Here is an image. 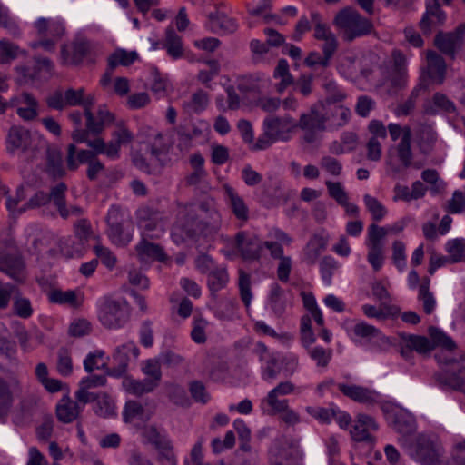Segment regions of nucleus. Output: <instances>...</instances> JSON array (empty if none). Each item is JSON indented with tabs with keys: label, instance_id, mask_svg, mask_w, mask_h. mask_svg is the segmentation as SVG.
Segmentation results:
<instances>
[{
	"label": "nucleus",
	"instance_id": "1",
	"mask_svg": "<svg viewBox=\"0 0 465 465\" xmlns=\"http://www.w3.org/2000/svg\"><path fill=\"white\" fill-rule=\"evenodd\" d=\"M198 217L187 213L173 229L171 237L177 245L190 242L202 246L215 240L222 227V216L213 200L201 202Z\"/></svg>",
	"mask_w": 465,
	"mask_h": 465
},
{
	"label": "nucleus",
	"instance_id": "2",
	"mask_svg": "<svg viewBox=\"0 0 465 465\" xmlns=\"http://www.w3.org/2000/svg\"><path fill=\"white\" fill-rule=\"evenodd\" d=\"M428 332L430 340L425 336L408 334L402 336V341L420 354H426L434 348H440V351L435 354V359L440 365L449 366L464 359L461 352H457L456 342L443 331L431 326Z\"/></svg>",
	"mask_w": 465,
	"mask_h": 465
},
{
	"label": "nucleus",
	"instance_id": "3",
	"mask_svg": "<svg viewBox=\"0 0 465 465\" xmlns=\"http://www.w3.org/2000/svg\"><path fill=\"white\" fill-rule=\"evenodd\" d=\"M96 306L98 320L107 329L123 328L130 320L131 308L124 297L104 296Z\"/></svg>",
	"mask_w": 465,
	"mask_h": 465
},
{
	"label": "nucleus",
	"instance_id": "4",
	"mask_svg": "<svg viewBox=\"0 0 465 465\" xmlns=\"http://www.w3.org/2000/svg\"><path fill=\"white\" fill-rule=\"evenodd\" d=\"M333 24L342 31L343 40L349 43L370 35L373 29V25L368 18L351 7L339 11Z\"/></svg>",
	"mask_w": 465,
	"mask_h": 465
},
{
	"label": "nucleus",
	"instance_id": "5",
	"mask_svg": "<svg viewBox=\"0 0 465 465\" xmlns=\"http://www.w3.org/2000/svg\"><path fill=\"white\" fill-rule=\"evenodd\" d=\"M444 452V448L436 436L420 434L410 450V455L421 465H448Z\"/></svg>",
	"mask_w": 465,
	"mask_h": 465
},
{
	"label": "nucleus",
	"instance_id": "6",
	"mask_svg": "<svg viewBox=\"0 0 465 465\" xmlns=\"http://www.w3.org/2000/svg\"><path fill=\"white\" fill-rule=\"evenodd\" d=\"M65 161L69 171H75L80 164L86 163V175L91 181L96 180L98 174L104 169V163L95 157L94 152L89 150L77 151L76 146L73 143L67 146Z\"/></svg>",
	"mask_w": 465,
	"mask_h": 465
},
{
	"label": "nucleus",
	"instance_id": "7",
	"mask_svg": "<svg viewBox=\"0 0 465 465\" xmlns=\"http://www.w3.org/2000/svg\"><path fill=\"white\" fill-rule=\"evenodd\" d=\"M146 435L157 450L156 460L160 465H178L173 441L167 435L160 433L154 427L148 428Z\"/></svg>",
	"mask_w": 465,
	"mask_h": 465
},
{
	"label": "nucleus",
	"instance_id": "8",
	"mask_svg": "<svg viewBox=\"0 0 465 465\" xmlns=\"http://www.w3.org/2000/svg\"><path fill=\"white\" fill-rule=\"evenodd\" d=\"M22 392V383L16 376L8 380L0 376V422L5 423L15 402Z\"/></svg>",
	"mask_w": 465,
	"mask_h": 465
},
{
	"label": "nucleus",
	"instance_id": "9",
	"mask_svg": "<svg viewBox=\"0 0 465 465\" xmlns=\"http://www.w3.org/2000/svg\"><path fill=\"white\" fill-rule=\"evenodd\" d=\"M381 410L389 424L397 432L401 434H411L415 430V418L411 412L390 404L382 405Z\"/></svg>",
	"mask_w": 465,
	"mask_h": 465
},
{
	"label": "nucleus",
	"instance_id": "10",
	"mask_svg": "<svg viewBox=\"0 0 465 465\" xmlns=\"http://www.w3.org/2000/svg\"><path fill=\"white\" fill-rule=\"evenodd\" d=\"M139 352L140 351L134 341H128L117 346L112 355L113 361L115 365L112 368H107V375L114 378L124 376L131 357L136 359L139 356Z\"/></svg>",
	"mask_w": 465,
	"mask_h": 465
},
{
	"label": "nucleus",
	"instance_id": "11",
	"mask_svg": "<svg viewBox=\"0 0 465 465\" xmlns=\"http://www.w3.org/2000/svg\"><path fill=\"white\" fill-rule=\"evenodd\" d=\"M465 35V24H460L452 32H439L434 38V45L444 54L454 58L460 49Z\"/></svg>",
	"mask_w": 465,
	"mask_h": 465
},
{
	"label": "nucleus",
	"instance_id": "12",
	"mask_svg": "<svg viewBox=\"0 0 465 465\" xmlns=\"http://www.w3.org/2000/svg\"><path fill=\"white\" fill-rule=\"evenodd\" d=\"M107 234L112 242L118 246L126 245L132 240V233L123 227V215L120 208L112 206L106 216Z\"/></svg>",
	"mask_w": 465,
	"mask_h": 465
},
{
	"label": "nucleus",
	"instance_id": "13",
	"mask_svg": "<svg viewBox=\"0 0 465 465\" xmlns=\"http://www.w3.org/2000/svg\"><path fill=\"white\" fill-rule=\"evenodd\" d=\"M337 388L344 396L361 404L372 406L381 401V394L367 387L340 382Z\"/></svg>",
	"mask_w": 465,
	"mask_h": 465
},
{
	"label": "nucleus",
	"instance_id": "14",
	"mask_svg": "<svg viewBox=\"0 0 465 465\" xmlns=\"http://www.w3.org/2000/svg\"><path fill=\"white\" fill-rule=\"evenodd\" d=\"M234 247L244 260L254 261L260 259L263 242L256 235L241 231L235 235Z\"/></svg>",
	"mask_w": 465,
	"mask_h": 465
},
{
	"label": "nucleus",
	"instance_id": "15",
	"mask_svg": "<svg viewBox=\"0 0 465 465\" xmlns=\"http://www.w3.org/2000/svg\"><path fill=\"white\" fill-rule=\"evenodd\" d=\"M67 191V185L64 183H59L58 184L51 187L48 194V202H52L57 209L60 216L63 219H67L70 216L78 217L82 214V208L76 205H66L65 193Z\"/></svg>",
	"mask_w": 465,
	"mask_h": 465
},
{
	"label": "nucleus",
	"instance_id": "16",
	"mask_svg": "<svg viewBox=\"0 0 465 465\" xmlns=\"http://www.w3.org/2000/svg\"><path fill=\"white\" fill-rule=\"evenodd\" d=\"M297 126L293 118L289 115L282 117L269 115L262 123V128H266L278 141L286 142L290 139V133Z\"/></svg>",
	"mask_w": 465,
	"mask_h": 465
},
{
	"label": "nucleus",
	"instance_id": "17",
	"mask_svg": "<svg viewBox=\"0 0 465 465\" xmlns=\"http://www.w3.org/2000/svg\"><path fill=\"white\" fill-rule=\"evenodd\" d=\"M298 125L306 132L304 139L307 143L314 142L317 132L328 130L324 114H320L314 107L311 108L309 114L301 115Z\"/></svg>",
	"mask_w": 465,
	"mask_h": 465
},
{
	"label": "nucleus",
	"instance_id": "18",
	"mask_svg": "<svg viewBox=\"0 0 465 465\" xmlns=\"http://www.w3.org/2000/svg\"><path fill=\"white\" fill-rule=\"evenodd\" d=\"M379 425L370 415L360 413L350 430V434L355 441L373 442L371 432L378 430Z\"/></svg>",
	"mask_w": 465,
	"mask_h": 465
},
{
	"label": "nucleus",
	"instance_id": "19",
	"mask_svg": "<svg viewBox=\"0 0 465 465\" xmlns=\"http://www.w3.org/2000/svg\"><path fill=\"white\" fill-rule=\"evenodd\" d=\"M91 49V44L86 39L81 38L64 45L61 48V58L64 64L76 65L81 64L87 56Z\"/></svg>",
	"mask_w": 465,
	"mask_h": 465
},
{
	"label": "nucleus",
	"instance_id": "20",
	"mask_svg": "<svg viewBox=\"0 0 465 465\" xmlns=\"http://www.w3.org/2000/svg\"><path fill=\"white\" fill-rule=\"evenodd\" d=\"M445 20L446 15L440 9L438 0H426V11L420 21L423 34L430 35L434 27L442 25Z\"/></svg>",
	"mask_w": 465,
	"mask_h": 465
},
{
	"label": "nucleus",
	"instance_id": "21",
	"mask_svg": "<svg viewBox=\"0 0 465 465\" xmlns=\"http://www.w3.org/2000/svg\"><path fill=\"white\" fill-rule=\"evenodd\" d=\"M11 107H16L17 115L24 121H32L38 116V103L28 93H23L10 100Z\"/></svg>",
	"mask_w": 465,
	"mask_h": 465
},
{
	"label": "nucleus",
	"instance_id": "22",
	"mask_svg": "<svg viewBox=\"0 0 465 465\" xmlns=\"http://www.w3.org/2000/svg\"><path fill=\"white\" fill-rule=\"evenodd\" d=\"M351 111L343 105H325L324 118L328 131H336L348 124Z\"/></svg>",
	"mask_w": 465,
	"mask_h": 465
},
{
	"label": "nucleus",
	"instance_id": "23",
	"mask_svg": "<svg viewBox=\"0 0 465 465\" xmlns=\"http://www.w3.org/2000/svg\"><path fill=\"white\" fill-rule=\"evenodd\" d=\"M225 202L235 218L242 223L249 219L250 211L243 198L229 184L223 186Z\"/></svg>",
	"mask_w": 465,
	"mask_h": 465
},
{
	"label": "nucleus",
	"instance_id": "24",
	"mask_svg": "<svg viewBox=\"0 0 465 465\" xmlns=\"http://www.w3.org/2000/svg\"><path fill=\"white\" fill-rule=\"evenodd\" d=\"M208 28L211 32L220 35H231L237 31L236 19L228 16L223 12H213L208 15Z\"/></svg>",
	"mask_w": 465,
	"mask_h": 465
},
{
	"label": "nucleus",
	"instance_id": "25",
	"mask_svg": "<svg viewBox=\"0 0 465 465\" xmlns=\"http://www.w3.org/2000/svg\"><path fill=\"white\" fill-rule=\"evenodd\" d=\"M203 127H205L203 123H200L199 124L187 123L180 124L176 128V134L178 136L177 146L181 151H188L192 147L193 140L203 135Z\"/></svg>",
	"mask_w": 465,
	"mask_h": 465
},
{
	"label": "nucleus",
	"instance_id": "26",
	"mask_svg": "<svg viewBox=\"0 0 465 465\" xmlns=\"http://www.w3.org/2000/svg\"><path fill=\"white\" fill-rule=\"evenodd\" d=\"M112 137L113 139L105 143L104 154L114 160L120 156L121 146L130 143L134 139V134L124 126H120L113 132Z\"/></svg>",
	"mask_w": 465,
	"mask_h": 465
},
{
	"label": "nucleus",
	"instance_id": "27",
	"mask_svg": "<svg viewBox=\"0 0 465 465\" xmlns=\"http://www.w3.org/2000/svg\"><path fill=\"white\" fill-rule=\"evenodd\" d=\"M35 28L41 37H49L59 40L65 32L64 23L59 19L38 18L35 22Z\"/></svg>",
	"mask_w": 465,
	"mask_h": 465
},
{
	"label": "nucleus",
	"instance_id": "28",
	"mask_svg": "<svg viewBox=\"0 0 465 465\" xmlns=\"http://www.w3.org/2000/svg\"><path fill=\"white\" fill-rule=\"evenodd\" d=\"M25 263L17 255L6 254L0 256V272L5 273L15 282L24 281Z\"/></svg>",
	"mask_w": 465,
	"mask_h": 465
},
{
	"label": "nucleus",
	"instance_id": "29",
	"mask_svg": "<svg viewBox=\"0 0 465 465\" xmlns=\"http://www.w3.org/2000/svg\"><path fill=\"white\" fill-rule=\"evenodd\" d=\"M428 69L427 75L428 80L432 81L437 84H442L445 80L446 74V63L441 55L437 54L435 51L427 52Z\"/></svg>",
	"mask_w": 465,
	"mask_h": 465
},
{
	"label": "nucleus",
	"instance_id": "30",
	"mask_svg": "<svg viewBox=\"0 0 465 465\" xmlns=\"http://www.w3.org/2000/svg\"><path fill=\"white\" fill-rule=\"evenodd\" d=\"M457 352H461L465 355L461 351L457 348ZM451 366H458V372H452L450 374L441 375L438 378V381L440 384L448 386L455 391H459L465 394V356L462 361H459Z\"/></svg>",
	"mask_w": 465,
	"mask_h": 465
},
{
	"label": "nucleus",
	"instance_id": "31",
	"mask_svg": "<svg viewBox=\"0 0 465 465\" xmlns=\"http://www.w3.org/2000/svg\"><path fill=\"white\" fill-rule=\"evenodd\" d=\"M6 143L11 151H25L31 143V134L23 126L14 125L9 129Z\"/></svg>",
	"mask_w": 465,
	"mask_h": 465
},
{
	"label": "nucleus",
	"instance_id": "32",
	"mask_svg": "<svg viewBox=\"0 0 465 465\" xmlns=\"http://www.w3.org/2000/svg\"><path fill=\"white\" fill-rule=\"evenodd\" d=\"M57 419L63 423L73 422L83 411L78 402L72 401L69 396H64L56 405Z\"/></svg>",
	"mask_w": 465,
	"mask_h": 465
},
{
	"label": "nucleus",
	"instance_id": "33",
	"mask_svg": "<svg viewBox=\"0 0 465 465\" xmlns=\"http://www.w3.org/2000/svg\"><path fill=\"white\" fill-rule=\"evenodd\" d=\"M327 246V240L318 234L311 237L303 249L302 262L308 265H314Z\"/></svg>",
	"mask_w": 465,
	"mask_h": 465
},
{
	"label": "nucleus",
	"instance_id": "34",
	"mask_svg": "<svg viewBox=\"0 0 465 465\" xmlns=\"http://www.w3.org/2000/svg\"><path fill=\"white\" fill-rule=\"evenodd\" d=\"M45 173L52 179H59L65 175L62 153L55 148H48L46 151Z\"/></svg>",
	"mask_w": 465,
	"mask_h": 465
},
{
	"label": "nucleus",
	"instance_id": "35",
	"mask_svg": "<svg viewBox=\"0 0 465 465\" xmlns=\"http://www.w3.org/2000/svg\"><path fill=\"white\" fill-rule=\"evenodd\" d=\"M124 390L132 395L140 397L143 394L153 392L157 387L146 378L137 380L131 376H124L122 381Z\"/></svg>",
	"mask_w": 465,
	"mask_h": 465
},
{
	"label": "nucleus",
	"instance_id": "36",
	"mask_svg": "<svg viewBox=\"0 0 465 465\" xmlns=\"http://www.w3.org/2000/svg\"><path fill=\"white\" fill-rule=\"evenodd\" d=\"M412 133L409 126H405L404 135L395 147L397 156L403 168L412 165L413 153L411 150Z\"/></svg>",
	"mask_w": 465,
	"mask_h": 465
},
{
	"label": "nucleus",
	"instance_id": "37",
	"mask_svg": "<svg viewBox=\"0 0 465 465\" xmlns=\"http://www.w3.org/2000/svg\"><path fill=\"white\" fill-rule=\"evenodd\" d=\"M262 348L261 360L264 361V365L262 368V378L266 381H272L277 378L281 371L279 359L275 353H270L264 345Z\"/></svg>",
	"mask_w": 465,
	"mask_h": 465
},
{
	"label": "nucleus",
	"instance_id": "38",
	"mask_svg": "<svg viewBox=\"0 0 465 465\" xmlns=\"http://www.w3.org/2000/svg\"><path fill=\"white\" fill-rule=\"evenodd\" d=\"M136 252L142 262L153 260L163 261L164 259L163 249L158 244L150 242L144 239L136 245Z\"/></svg>",
	"mask_w": 465,
	"mask_h": 465
},
{
	"label": "nucleus",
	"instance_id": "39",
	"mask_svg": "<svg viewBox=\"0 0 465 465\" xmlns=\"http://www.w3.org/2000/svg\"><path fill=\"white\" fill-rule=\"evenodd\" d=\"M268 305L272 312L278 317L282 316L285 312L286 300L284 297V291L278 283H273L271 286L268 297Z\"/></svg>",
	"mask_w": 465,
	"mask_h": 465
},
{
	"label": "nucleus",
	"instance_id": "40",
	"mask_svg": "<svg viewBox=\"0 0 465 465\" xmlns=\"http://www.w3.org/2000/svg\"><path fill=\"white\" fill-rule=\"evenodd\" d=\"M229 282L227 269L220 266L207 275V285L213 297L222 289L225 288Z\"/></svg>",
	"mask_w": 465,
	"mask_h": 465
},
{
	"label": "nucleus",
	"instance_id": "41",
	"mask_svg": "<svg viewBox=\"0 0 465 465\" xmlns=\"http://www.w3.org/2000/svg\"><path fill=\"white\" fill-rule=\"evenodd\" d=\"M139 55L136 51H126L125 49L115 50L109 57V70L114 71L117 66H129L133 64Z\"/></svg>",
	"mask_w": 465,
	"mask_h": 465
},
{
	"label": "nucleus",
	"instance_id": "42",
	"mask_svg": "<svg viewBox=\"0 0 465 465\" xmlns=\"http://www.w3.org/2000/svg\"><path fill=\"white\" fill-rule=\"evenodd\" d=\"M163 45L167 54L173 59H178L183 56V49L182 38L175 33L172 26L166 29Z\"/></svg>",
	"mask_w": 465,
	"mask_h": 465
},
{
	"label": "nucleus",
	"instance_id": "43",
	"mask_svg": "<svg viewBox=\"0 0 465 465\" xmlns=\"http://www.w3.org/2000/svg\"><path fill=\"white\" fill-rule=\"evenodd\" d=\"M161 361L159 357L156 359H148L142 362L141 371L146 376L145 378L152 381L156 387L159 386L162 380Z\"/></svg>",
	"mask_w": 465,
	"mask_h": 465
},
{
	"label": "nucleus",
	"instance_id": "44",
	"mask_svg": "<svg viewBox=\"0 0 465 465\" xmlns=\"http://www.w3.org/2000/svg\"><path fill=\"white\" fill-rule=\"evenodd\" d=\"M388 232L389 231L387 228L379 226L376 223H371L368 227L366 246L384 248L383 240L388 234Z\"/></svg>",
	"mask_w": 465,
	"mask_h": 465
},
{
	"label": "nucleus",
	"instance_id": "45",
	"mask_svg": "<svg viewBox=\"0 0 465 465\" xmlns=\"http://www.w3.org/2000/svg\"><path fill=\"white\" fill-rule=\"evenodd\" d=\"M307 353L318 368L326 369L332 359L333 351L321 346H314L307 351Z\"/></svg>",
	"mask_w": 465,
	"mask_h": 465
},
{
	"label": "nucleus",
	"instance_id": "46",
	"mask_svg": "<svg viewBox=\"0 0 465 465\" xmlns=\"http://www.w3.org/2000/svg\"><path fill=\"white\" fill-rule=\"evenodd\" d=\"M445 251L449 254L451 263L462 261L465 252V239L456 238L449 240L445 244Z\"/></svg>",
	"mask_w": 465,
	"mask_h": 465
},
{
	"label": "nucleus",
	"instance_id": "47",
	"mask_svg": "<svg viewBox=\"0 0 465 465\" xmlns=\"http://www.w3.org/2000/svg\"><path fill=\"white\" fill-rule=\"evenodd\" d=\"M56 370L64 377H68L73 373V361L69 349L61 347L58 350Z\"/></svg>",
	"mask_w": 465,
	"mask_h": 465
},
{
	"label": "nucleus",
	"instance_id": "48",
	"mask_svg": "<svg viewBox=\"0 0 465 465\" xmlns=\"http://www.w3.org/2000/svg\"><path fill=\"white\" fill-rule=\"evenodd\" d=\"M323 89L325 92L324 103L326 105L341 102L346 97L344 91L332 80H327L323 84Z\"/></svg>",
	"mask_w": 465,
	"mask_h": 465
},
{
	"label": "nucleus",
	"instance_id": "49",
	"mask_svg": "<svg viewBox=\"0 0 465 465\" xmlns=\"http://www.w3.org/2000/svg\"><path fill=\"white\" fill-rule=\"evenodd\" d=\"M363 202L374 221L379 222L385 217L387 210L377 198L367 193L363 195Z\"/></svg>",
	"mask_w": 465,
	"mask_h": 465
},
{
	"label": "nucleus",
	"instance_id": "50",
	"mask_svg": "<svg viewBox=\"0 0 465 465\" xmlns=\"http://www.w3.org/2000/svg\"><path fill=\"white\" fill-rule=\"evenodd\" d=\"M49 299L54 303L69 304L74 308L79 307L81 304L77 299L76 292L73 290H68L65 292L61 290H54L50 293Z\"/></svg>",
	"mask_w": 465,
	"mask_h": 465
},
{
	"label": "nucleus",
	"instance_id": "51",
	"mask_svg": "<svg viewBox=\"0 0 465 465\" xmlns=\"http://www.w3.org/2000/svg\"><path fill=\"white\" fill-rule=\"evenodd\" d=\"M95 413L104 418L115 414V406L112 398L106 393L97 394Z\"/></svg>",
	"mask_w": 465,
	"mask_h": 465
},
{
	"label": "nucleus",
	"instance_id": "52",
	"mask_svg": "<svg viewBox=\"0 0 465 465\" xmlns=\"http://www.w3.org/2000/svg\"><path fill=\"white\" fill-rule=\"evenodd\" d=\"M209 322L201 315H194L193 319V329L191 338L197 344H203L206 341L205 330Z\"/></svg>",
	"mask_w": 465,
	"mask_h": 465
},
{
	"label": "nucleus",
	"instance_id": "53",
	"mask_svg": "<svg viewBox=\"0 0 465 465\" xmlns=\"http://www.w3.org/2000/svg\"><path fill=\"white\" fill-rule=\"evenodd\" d=\"M13 311L16 316L22 319L30 318L34 312L30 300L25 297H22L18 293V291L15 293L13 302Z\"/></svg>",
	"mask_w": 465,
	"mask_h": 465
},
{
	"label": "nucleus",
	"instance_id": "54",
	"mask_svg": "<svg viewBox=\"0 0 465 465\" xmlns=\"http://www.w3.org/2000/svg\"><path fill=\"white\" fill-rule=\"evenodd\" d=\"M260 82L261 77L259 74L242 75L237 79V88L244 94L257 92L261 88Z\"/></svg>",
	"mask_w": 465,
	"mask_h": 465
},
{
	"label": "nucleus",
	"instance_id": "55",
	"mask_svg": "<svg viewBox=\"0 0 465 465\" xmlns=\"http://www.w3.org/2000/svg\"><path fill=\"white\" fill-rule=\"evenodd\" d=\"M338 262L331 256H324L320 262L321 276L327 286L331 284L333 272L338 269Z\"/></svg>",
	"mask_w": 465,
	"mask_h": 465
},
{
	"label": "nucleus",
	"instance_id": "56",
	"mask_svg": "<svg viewBox=\"0 0 465 465\" xmlns=\"http://www.w3.org/2000/svg\"><path fill=\"white\" fill-rule=\"evenodd\" d=\"M361 309L367 317L378 320H384L388 316L395 315L398 312L396 308L391 306H381V308H377L374 305L364 304Z\"/></svg>",
	"mask_w": 465,
	"mask_h": 465
},
{
	"label": "nucleus",
	"instance_id": "57",
	"mask_svg": "<svg viewBox=\"0 0 465 465\" xmlns=\"http://www.w3.org/2000/svg\"><path fill=\"white\" fill-rule=\"evenodd\" d=\"M405 244L401 241H395L392 243V262L402 272L407 267V256L405 253Z\"/></svg>",
	"mask_w": 465,
	"mask_h": 465
},
{
	"label": "nucleus",
	"instance_id": "58",
	"mask_svg": "<svg viewBox=\"0 0 465 465\" xmlns=\"http://www.w3.org/2000/svg\"><path fill=\"white\" fill-rule=\"evenodd\" d=\"M104 356V352L102 350H95L94 351L89 352L84 360V368L86 372H92L94 370H105L107 372L106 363L99 364L100 360Z\"/></svg>",
	"mask_w": 465,
	"mask_h": 465
},
{
	"label": "nucleus",
	"instance_id": "59",
	"mask_svg": "<svg viewBox=\"0 0 465 465\" xmlns=\"http://www.w3.org/2000/svg\"><path fill=\"white\" fill-rule=\"evenodd\" d=\"M311 17H312V23L314 25V35H313L317 40L323 41V40L327 39L329 36L333 35L330 26L327 24L322 22V16L319 13L312 12L311 14Z\"/></svg>",
	"mask_w": 465,
	"mask_h": 465
},
{
	"label": "nucleus",
	"instance_id": "60",
	"mask_svg": "<svg viewBox=\"0 0 465 465\" xmlns=\"http://www.w3.org/2000/svg\"><path fill=\"white\" fill-rule=\"evenodd\" d=\"M325 185L330 197L334 199L339 205L344 203L346 200H349L348 193L341 183L326 181Z\"/></svg>",
	"mask_w": 465,
	"mask_h": 465
},
{
	"label": "nucleus",
	"instance_id": "61",
	"mask_svg": "<svg viewBox=\"0 0 465 465\" xmlns=\"http://www.w3.org/2000/svg\"><path fill=\"white\" fill-rule=\"evenodd\" d=\"M239 290L242 301L243 302L244 305L248 307L251 304L252 299V293L251 291V278L249 274L243 272L242 271L240 272L239 276Z\"/></svg>",
	"mask_w": 465,
	"mask_h": 465
},
{
	"label": "nucleus",
	"instance_id": "62",
	"mask_svg": "<svg viewBox=\"0 0 465 465\" xmlns=\"http://www.w3.org/2000/svg\"><path fill=\"white\" fill-rule=\"evenodd\" d=\"M367 261L374 272H379L383 266L385 255L384 248L367 247Z\"/></svg>",
	"mask_w": 465,
	"mask_h": 465
},
{
	"label": "nucleus",
	"instance_id": "63",
	"mask_svg": "<svg viewBox=\"0 0 465 465\" xmlns=\"http://www.w3.org/2000/svg\"><path fill=\"white\" fill-rule=\"evenodd\" d=\"M168 396L169 399L176 405L185 406L189 400L186 391L183 387L172 383L168 386Z\"/></svg>",
	"mask_w": 465,
	"mask_h": 465
},
{
	"label": "nucleus",
	"instance_id": "64",
	"mask_svg": "<svg viewBox=\"0 0 465 465\" xmlns=\"http://www.w3.org/2000/svg\"><path fill=\"white\" fill-rule=\"evenodd\" d=\"M18 52L19 47L14 43L6 39L0 40V56L2 57L0 64H5L10 60L15 59L18 55Z\"/></svg>",
	"mask_w": 465,
	"mask_h": 465
}]
</instances>
